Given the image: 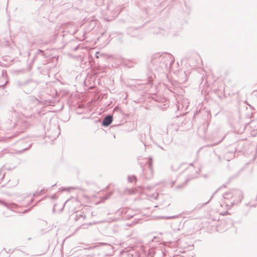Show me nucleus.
Listing matches in <instances>:
<instances>
[{"mask_svg":"<svg viewBox=\"0 0 257 257\" xmlns=\"http://www.w3.org/2000/svg\"><path fill=\"white\" fill-rule=\"evenodd\" d=\"M112 121V117L110 115L107 116L104 119L102 124L104 126L109 125Z\"/></svg>","mask_w":257,"mask_h":257,"instance_id":"nucleus-1","label":"nucleus"},{"mask_svg":"<svg viewBox=\"0 0 257 257\" xmlns=\"http://www.w3.org/2000/svg\"><path fill=\"white\" fill-rule=\"evenodd\" d=\"M135 179H136V177L134 176L128 177V180L130 182H133V181L135 180Z\"/></svg>","mask_w":257,"mask_h":257,"instance_id":"nucleus-2","label":"nucleus"},{"mask_svg":"<svg viewBox=\"0 0 257 257\" xmlns=\"http://www.w3.org/2000/svg\"><path fill=\"white\" fill-rule=\"evenodd\" d=\"M15 211H17V212H20V213H24L25 211H21L19 210H15Z\"/></svg>","mask_w":257,"mask_h":257,"instance_id":"nucleus-3","label":"nucleus"}]
</instances>
